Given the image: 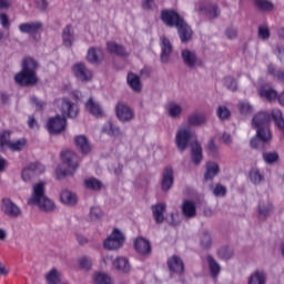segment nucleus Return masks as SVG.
<instances>
[{
	"label": "nucleus",
	"instance_id": "nucleus-14",
	"mask_svg": "<svg viewBox=\"0 0 284 284\" xmlns=\"http://www.w3.org/2000/svg\"><path fill=\"white\" fill-rule=\"evenodd\" d=\"M174 185V169L165 166L162 171L161 190L162 192H170Z\"/></svg>",
	"mask_w": 284,
	"mask_h": 284
},
{
	"label": "nucleus",
	"instance_id": "nucleus-57",
	"mask_svg": "<svg viewBox=\"0 0 284 284\" xmlns=\"http://www.w3.org/2000/svg\"><path fill=\"white\" fill-rule=\"evenodd\" d=\"M257 34L260 39L266 41V39H270V29H267V27H258Z\"/></svg>",
	"mask_w": 284,
	"mask_h": 284
},
{
	"label": "nucleus",
	"instance_id": "nucleus-54",
	"mask_svg": "<svg viewBox=\"0 0 284 284\" xmlns=\"http://www.w3.org/2000/svg\"><path fill=\"white\" fill-rule=\"evenodd\" d=\"M10 131H3L0 134V148H9L10 146Z\"/></svg>",
	"mask_w": 284,
	"mask_h": 284
},
{
	"label": "nucleus",
	"instance_id": "nucleus-34",
	"mask_svg": "<svg viewBox=\"0 0 284 284\" xmlns=\"http://www.w3.org/2000/svg\"><path fill=\"white\" fill-rule=\"evenodd\" d=\"M83 185L87 190H91L92 192H99L101 187H103V183L97 178H89L84 180Z\"/></svg>",
	"mask_w": 284,
	"mask_h": 284
},
{
	"label": "nucleus",
	"instance_id": "nucleus-18",
	"mask_svg": "<svg viewBox=\"0 0 284 284\" xmlns=\"http://www.w3.org/2000/svg\"><path fill=\"white\" fill-rule=\"evenodd\" d=\"M60 201L63 205H68V207H74V205L79 203V197L77 196V193L64 189L60 193Z\"/></svg>",
	"mask_w": 284,
	"mask_h": 284
},
{
	"label": "nucleus",
	"instance_id": "nucleus-6",
	"mask_svg": "<svg viewBox=\"0 0 284 284\" xmlns=\"http://www.w3.org/2000/svg\"><path fill=\"white\" fill-rule=\"evenodd\" d=\"M182 63L189 68V70H196V68H203V60L199 58L196 51L190 49H183L181 51Z\"/></svg>",
	"mask_w": 284,
	"mask_h": 284
},
{
	"label": "nucleus",
	"instance_id": "nucleus-20",
	"mask_svg": "<svg viewBox=\"0 0 284 284\" xmlns=\"http://www.w3.org/2000/svg\"><path fill=\"white\" fill-rule=\"evenodd\" d=\"M161 50L162 53L160 55L162 63H169L170 57H172V42H170V39L162 37L161 38Z\"/></svg>",
	"mask_w": 284,
	"mask_h": 284
},
{
	"label": "nucleus",
	"instance_id": "nucleus-44",
	"mask_svg": "<svg viewBox=\"0 0 284 284\" xmlns=\"http://www.w3.org/2000/svg\"><path fill=\"white\" fill-rule=\"evenodd\" d=\"M216 114L220 121H227V119L232 116V112H230V109H227L225 105L217 106Z\"/></svg>",
	"mask_w": 284,
	"mask_h": 284
},
{
	"label": "nucleus",
	"instance_id": "nucleus-52",
	"mask_svg": "<svg viewBox=\"0 0 284 284\" xmlns=\"http://www.w3.org/2000/svg\"><path fill=\"white\" fill-rule=\"evenodd\" d=\"M239 111H240V114H243L244 116H247V115L252 114L253 109H252V105L250 103L240 102L239 103Z\"/></svg>",
	"mask_w": 284,
	"mask_h": 284
},
{
	"label": "nucleus",
	"instance_id": "nucleus-47",
	"mask_svg": "<svg viewBox=\"0 0 284 284\" xmlns=\"http://www.w3.org/2000/svg\"><path fill=\"white\" fill-rule=\"evenodd\" d=\"M250 181L253 183V185H260L261 181H263V175L261 174L260 170H252L250 171Z\"/></svg>",
	"mask_w": 284,
	"mask_h": 284
},
{
	"label": "nucleus",
	"instance_id": "nucleus-45",
	"mask_svg": "<svg viewBox=\"0 0 284 284\" xmlns=\"http://www.w3.org/2000/svg\"><path fill=\"white\" fill-rule=\"evenodd\" d=\"M217 256L220 258H222L223 261H230V258H232V256H234V250H232L231 247H227V246L221 247L217 251Z\"/></svg>",
	"mask_w": 284,
	"mask_h": 284
},
{
	"label": "nucleus",
	"instance_id": "nucleus-50",
	"mask_svg": "<svg viewBox=\"0 0 284 284\" xmlns=\"http://www.w3.org/2000/svg\"><path fill=\"white\" fill-rule=\"evenodd\" d=\"M224 84L227 90H231V92H236V90H239V82H236V79L232 77H226L224 79Z\"/></svg>",
	"mask_w": 284,
	"mask_h": 284
},
{
	"label": "nucleus",
	"instance_id": "nucleus-51",
	"mask_svg": "<svg viewBox=\"0 0 284 284\" xmlns=\"http://www.w3.org/2000/svg\"><path fill=\"white\" fill-rule=\"evenodd\" d=\"M95 284H112V278L105 273H97L94 276Z\"/></svg>",
	"mask_w": 284,
	"mask_h": 284
},
{
	"label": "nucleus",
	"instance_id": "nucleus-9",
	"mask_svg": "<svg viewBox=\"0 0 284 284\" xmlns=\"http://www.w3.org/2000/svg\"><path fill=\"white\" fill-rule=\"evenodd\" d=\"M71 70L73 72V77H75V79L82 83H88L94 78L92 70L85 65V62H78L73 64Z\"/></svg>",
	"mask_w": 284,
	"mask_h": 284
},
{
	"label": "nucleus",
	"instance_id": "nucleus-56",
	"mask_svg": "<svg viewBox=\"0 0 284 284\" xmlns=\"http://www.w3.org/2000/svg\"><path fill=\"white\" fill-rule=\"evenodd\" d=\"M55 174H57V179L61 180V179H65V176H69V174L72 176L74 173L59 166L55 170Z\"/></svg>",
	"mask_w": 284,
	"mask_h": 284
},
{
	"label": "nucleus",
	"instance_id": "nucleus-19",
	"mask_svg": "<svg viewBox=\"0 0 284 284\" xmlns=\"http://www.w3.org/2000/svg\"><path fill=\"white\" fill-rule=\"evenodd\" d=\"M168 267L170 272H174L175 274H183L185 272V263H183V260L179 255H173L168 260Z\"/></svg>",
	"mask_w": 284,
	"mask_h": 284
},
{
	"label": "nucleus",
	"instance_id": "nucleus-21",
	"mask_svg": "<svg viewBox=\"0 0 284 284\" xmlns=\"http://www.w3.org/2000/svg\"><path fill=\"white\" fill-rule=\"evenodd\" d=\"M191 161L195 165H201V161H203V146L197 140L191 144Z\"/></svg>",
	"mask_w": 284,
	"mask_h": 284
},
{
	"label": "nucleus",
	"instance_id": "nucleus-7",
	"mask_svg": "<svg viewBox=\"0 0 284 284\" xmlns=\"http://www.w3.org/2000/svg\"><path fill=\"white\" fill-rule=\"evenodd\" d=\"M160 19L168 28H176L184 20L179 12L172 9H163Z\"/></svg>",
	"mask_w": 284,
	"mask_h": 284
},
{
	"label": "nucleus",
	"instance_id": "nucleus-39",
	"mask_svg": "<svg viewBox=\"0 0 284 284\" xmlns=\"http://www.w3.org/2000/svg\"><path fill=\"white\" fill-rule=\"evenodd\" d=\"M271 116H272L271 119H273L276 128H278V130L284 132L283 112H281V110H274V111H272Z\"/></svg>",
	"mask_w": 284,
	"mask_h": 284
},
{
	"label": "nucleus",
	"instance_id": "nucleus-23",
	"mask_svg": "<svg viewBox=\"0 0 284 284\" xmlns=\"http://www.w3.org/2000/svg\"><path fill=\"white\" fill-rule=\"evenodd\" d=\"M258 95L261 99H265L268 103H273L278 99V92L274 88L260 87Z\"/></svg>",
	"mask_w": 284,
	"mask_h": 284
},
{
	"label": "nucleus",
	"instance_id": "nucleus-64",
	"mask_svg": "<svg viewBox=\"0 0 284 284\" xmlns=\"http://www.w3.org/2000/svg\"><path fill=\"white\" fill-rule=\"evenodd\" d=\"M28 125L31 130H34V128H39V124L37 123V119H34L33 115L29 118Z\"/></svg>",
	"mask_w": 284,
	"mask_h": 284
},
{
	"label": "nucleus",
	"instance_id": "nucleus-10",
	"mask_svg": "<svg viewBox=\"0 0 284 284\" xmlns=\"http://www.w3.org/2000/svg\"><path fill=\"white\" fill-rule=\"evenodd\" d=\"M0 210L10 219H19V216L22 214L21 207L10 200V197H3L1 200Z\"/></svg>",
	"mask_w": 284,
	"mask_h": 284
},
{
	"label": "nucleus",
	"instance_id": "nucleus-4",
	"mask_svg": "<svg viewBox=\"0 0 284 284\" xmlns=\"http://www.w3.org/2000/svg\"><path fill=\"white\" fill-rule=\"evenodd\" d=\"M28 205H36L41 212H54L57 205L45 196V182L41 181L33 185L31 197L28 200Z\"/></svg>",
	"mask_w": 284,
	"mask_h": 284
},
{
	"label": "nucleus",
	"instance_id": "nucleus-33",
	"mask_svg": "<svg viewBox=\"0 0 284 284\" xmlns=\"http://www.w3.org/2000/svg\"><path fill=\"white\" fill-rule=\"evenodd\" d=\"M267 275L263 271H255L250 277L247 284H265Z\"/></svg>",
	"mask_w": 284,
	"mask_h": 284
},
{
	"label": "nucleus",
	"instance_id": "nucleus-49",
	"mask_svg": "<svg viewBox=\"0 0 284 284\" xmlns=\"http://www.w3.org/2000/svg\"><path fill=\"white\" fill-rule=\"evenodd\" d=\"M212 192L214 196L216 197H223L227 195V187H225L223 184L217 183L215 186L212 189Z\"/></svg>",
	"mask_w": 284,
	"mask_h": 284
},
{
	"label": "nucleus",
	"instance_id": "nucleus-37",
	"mask_svg": "<svg viewBox=\"0 0 284 284\" xmlns=\"http://www.w3.org/2000/svg\"><path fill=\"white\" fill-rule=\"evenodd\" d=\"M273 210H274V206L271 204V202L261 201L258 204V214L260 216H262V219H267V216L272 214Z\"/></svg>",
	"mask_w": 284,
	"mask_h": 284
},
{
	"label": "nucleus",
	"instance_id": "nucleus-3",
	"mask_svg": "<svg viewBox=\"0 0 284 284\" xmlns=\"http://www.w3.org/2000/svg\"><path fill=\"white\" fill-rule=\"evenodd\" d=\"M270 123H272V114L265 111L257 112L251 120V128L256 130L257 138L261 139L263 143H270L272 141Z\"/></svg>",
	"mask_w": 284,
	"mask_h": 284
},
{
	"label": "nucleus",
	"instance_id": "nucleus-43",
	"mask_svg": "<svg viewBox=\"0 0 284 284\" xmlns=\"http://www.w3.org/2000/svg\"><path fill=\"white\" fill-rule=\"evenodd\" d=\"M26 143H28L26 138H21V139L17 140L16 142H10L8 149L12 150V152H21V150H23V148H26Z\"/></svg>",
	"mask_w": 284,
	"mask_h": 284
},
{
	"label": "nucleus",
	"instance_id": "nucleus-31",
	"mask_svg": "<svg viewBox=\"0 0 284 284\" xmlns=\"http://www.w3.org/2000/svg\"><path fill=\"white\" fill-rule=\"evenodd\" d=\"M113 267L123 274H128L131 270L130 261L125 257H116L113 261Z\"/></svg>",
	"mask_w": 284,
	"mask_h": 284
},
{
	"label": "nucleus",
	"instance_id": "nucleus-35",
	"mask_svg": "<svg viewBox=\"0 0 284 284\" xmlns=\"http://www.w3.org/2000/svg\"><path fill=\"white\" fill-rule=\"evenodd\" d=\"M100 54H102V51L100 48L91 47L89 48L87 53V61L92 64L100 63L101 62V60H99Z\"/></svg>",
	"mask_w": 284,
	"mask_h": 284
},
{
	"label": "nucleus",
	"instance_id": "nucleus-61",
	"mask_svg": "<svg viewBox=\"0 0 284 284\" xmlns=\"http://www.w3.org/2000/svg\"><path fill=\"white\" fill-rule=\"evenodd\" d=\"M0 21H1V26H2V28H4V30H10V19L8 18V14L1 13Z\"/></svg>",
	"mask_w": 284,
	"mask_h": 284
},
{
	"label": "nucleus",
	"instance_id": "nucleus-53",
	"mask_svg": "<svg viewBox=\"0 0 284 284\" xmlns=\"http://www.w3.org/2000/svg\"><path fill=\"white\" fill-rule=\"evenodd\" d=\"M207 150H209V154L211 156H219V145H216V142L214 141V138H211L209 143H207Z\"/></svg>",
	"mask_w": 284,
	"mask_h": 284
},
{
	"label": "nucleus",
	"instance_id": "nucleus-5",
	"mask_svg": "<svg viewBox=\"0 0 284 284\" xmlns=\"http://www.w3.org/2000/svg\"><path fill=\"white\" fill-rule=\"evenodd\" d=\"M193 139H196V133L191 131L190 128L180 129L175 134V145L180 152H185L192 142Z\"/></svg>",
	"mask_w": 284,
	"mask_h": 284
},
{
	"label": "nucleus",
	"instance_id": "nucleus-42",
	"mask_svg": "<svg viewBox=\"0 0 284 284\" xmlns=\"http://www.w3.org/2000/svg\"><path fill=\"white\" fill-rule=\"evenodd\" d=\"M267 72L271 77H274V79L280 81V83H284V69L276 71V68H274L273 64H268Z\"/></svg>",
	"mask_w": 284,
	"mask_h": 284
},
{
	"label": "nucleus",
	"instance_id": "nucleus-55",
	"mask_svg": "<svg viewBox=\"0 0 284 284\" xmlns=\"http://www.w3.org/2000/svg\"><path fill=\"white\" fill-rule=\"evenodd\" d=\"M206 14L209 19H219L221 11L219 10V6L214 4L206 9Z\"/></svg>",
	"mask_w": 284,
	"mask_h": 284
},
{
	"label": "nucleus",
	"instance_id": "nucleus-26",
	"mask_svg": "<svg viewBox=\"0 0 284 284\" xmlns=\"http://www.w3.org/2000/svg\"><path fill=\"white\" fill-rule=\"evenodd\" d=\"M62 40L65 48H72V45H74V31L72 30V24H68L62 30Z\"/></svg>",
	"mask_w": 284,
	"mask_h": 284
},
{
	"label": "nucleus",
	"instance_id": "nucleus-16",
	"mask_svg": "<svg viewBox=\"0 0 284 284\" xmlns=\"http://www.w3.org/2000/svg\"><path fill=\"white\" fill-rule=\"evenodd\" d=\"M106 50L110 54H114L115 57H120L121 59H126V57H130V52H128L125 45L120 44L116 41H108Z\"/></svg>",
	"mask_w": 284,
	"mask_h": 284
},
{
	"label": "nucleus",
	"instance_id": "nucleus-15",
	"mask_svg": "<svg viewBox=\"0 0 284 284\" xmlns=\"http://www.w3.org/2000/svg\"><path fill=\"white\" fill-rule=\"evenodd\" d=\"M61 161L63 165H67V168L77 172V169L79 168V155H77V153L73 151H63L61 153Z\"/></svg>",
	"mask_w": 284,
	"mask_h": 284
},
{
	"label": "nucleus",
	"instance_id": "nucleus-28",
	"mask_svg": "<svg viewBox=\"0 0 284 284\" xmlns=\"http://www.w3.org/2000/svg\"><path fill=\"white\" fill-rule=\"evenodd\" d=\"M85 110L90 112L93 116H101L103 114V109H101V104L95 102L93 98H89L85 102Z\"/></svg>",
	"mask_w": 284,
	"mask_h": 284
},
{
	"label": "nucleus",
	"instance_id": "nucleus-25",
	"mask_svg": "<svg viewBox=\"0 0 284 284\" xmlns=\"http://www.w3.org/2000/svg\"><path fill=\"white\" fill-rule=\"evenodd\" d=\"M219 172H221V168L216 162L206 163V171L204 173V181H212L214 176H219Z\"/></svg>",
	"mask_w": 284,
	"mask_h": 284
},
{
	"label": "nucleus",
	"instance_id": "nucleus-41",
	"mask_svg": "<svg viewBox=\"0 0 284 284\" xmlns=\"http://www.w3.org/2000/svg\"><path fill=\"white\" fill-rule=\"evenodd\" d=\"M280 159L281 156L276 151L263 153V160L267 165H274V163H278Z\"/></svg>",
	"mask_w": 284,
	"mask_h": 284
},
{
	"label": "nucleus",
	"instance_id": "nucleus-59",
	"mask_svg": "<svg viewBox=\"0 0 284 284\" xmlns=\"http://www.w3.org/2000/svg\"><path fill=\"white\" fill-rule=\"evenodd\" d=\"M156 8V2L154 0H144L142 2L143 10H154Z\"/></svg>",
	"mask_w": 284,
	"mask_h": 284
},
{
	"label": "nucleus",
	"instance_id": "nucleus-11",
	"mask_svg": "<svg viewBox=\"0 0 284 284\" xmlns=\"http://www.w3.org/2000/svg\"><path fill=\"white\" fill-rule=\"evenodd\" d=\"M18 28L22 34H30L34 39V41H39L41 37H39L38 39L37 34H39V32L43 30V22H40V21L23 22V23H20Z\"/></svg>",
	"mask_w": 284,
	"mask_h": 284
},
{
	"label": "nucleus",
	"instance_id": "nucleus-13",
	"mask_svg": "<svg viewBox=\"0 0 284 284\" xmlns=\"http://www.w3.org/2000/svg\"><path fill=\"white\" fill-rule=\"evenodd\" d=\"M45 172V166L41 163H31L27 168L22 170L21 176L26 183L31 181L32 176H37L39 174H43Z\"/></svg>",
	"mask_w": 284,
	"mask_h": 284
},
{
	"label": "nucleus",
	"instance_id": "nucleus-8",
	"mask_svg": "<svg viewBox=\"0 0 284 284\" xmlns=\"http://www.w3.org/2000/svg\"><path fill=\"white\" fill-rule=\"evenodd\" d=\"M123 243H125V236L119 229H114L111 235L104 240L103 246L105 250H119L123 247Z\"/></svg>",
	"mask_w": 284,
	"mask_h": 284
},
{
	"label": "nucleus",
	"instance_id": "nucleus-2",
	"mask_svg": "<svg viewBox=\"0 0 284 284\" xmlns=\"http://www.w3.org/2000/svg\"><path fill=\"white\" fill-rule=\"evenodd\" d=\"M39 61L32 57H24L21 61V70L14 75V82L21 88H32L39 83L37 75Z\"/></svg>",
	"mask_w": 284,
	"mask_h": 284
},
{
	"label": "nucleus",
	"instance_id": "nucleus-40",
	"mask_svg": "<svg viewBox=\"0 0 284 284\" xmlns=\"http://www.w3.org/2000/svg\"><path fill=\"white\" fill-rule=\"evenodd\" d=\"M207 119L203 114H191L187 116V123L189 125H203V123H206Z\"/></svg>",
	"mask_w": 284,
	"mask_h": 284
},
{
	"label": "nucleus",
	"instance_id": "nucleus-29",
	"mask_svg": "<svg viewBox=\"0 0 284 284\" xmlns=\"http://www.w3.org/2000/svg\"><path fill=\"white\" fill-rule=\"evenodd\" d=\"M151 210H152L153 219L155 223H158V225H161V223L165 221V216L163 215V213L165 212V204H162V203L155 204L151 207Z\"/></svg>",
	"mask_w": 284,
	"mask_h": 284
},
{
	"label": "nucleus",
	"instance_id": "nucleus-1",
	"mask_svg": "<svg viewBox=\"0 0 284 284\" xmlns=\"http://www.w3.org/2000/svg\"><path fill=\"white\" fill-rule=\"evenodd\" d=\"M61 112L62 116L55 115L48 120L47 130L49 134L57 135L61 134V132H65L68 119H77L79 114V108H77V105H74V103L70 101V99L63 98L61 103Z\"/></svg>",
	"mask_w": 284,
	"mask_h": 284
},
{
	"label": "nucleus",
	"instance_id": "nucleus-17",
	"mask_svg": "<svg viewBox=\"0 0 284 284\" xmlns=\"http://www.w3.org/2000/svg\"><path fill=\"white\" fill-rule=\"evenodd\" d=\"M175 28L182 43H187L189 41H192V28L187 26V22H185V20L179 23Z\"/></svg>",
	"mask_w": 284,
	"mask_h": 284
},
{
	"label": "nucleus",
	"instance_id": "nucleus-38",
	"mask_svg": "<svg viewBox=\"0 0 284 284\" xmlns=\"http://www.w3.org/2000/svg\"><path fill=\"white\" fill-rule=\"evenodd\" d=\"M168 113L171 119H181L183 114V108L176 103H170L168 106Z\"/></svg>",
	"mask_w": 284,
	"mask_h": 284
},
{
	"label": "nucleus",
	"instance_id": "nucleus-48",
	"mask_svg": "<svg viewBox=\"0 0 284 284\" xmlns=\"http://www.w3.org/2000/svg\"><path fill=\"white\" fill-rule=\"evenodd\" d=\"M90 221H100L103 217V211L99 206H92L89 214Z\"/></svg>",
	"mask_w": 284,
	"mask_h": 284
},
{
	"label": "nucleus",
	"instance_id": "nucleus-22",
	"mask_svg": "<svg viewBox=\"0 0 284 284\" xmlns=\"http://www.w3.org/2000/svg\"><path fill=\"white\" fill-rule=\"evenodd\" d=\"M134 248L136 250L138 254L145 256L152 252V244H150V241L145 240L144 237H138L134 241Z\"/></svg>",
	"mask_w": 284,
	"mask_h": 284
},
{
	"label": "nucleus",
	"instance_id": "nucleus-62",
	"mask_svg": "<svg viewBox=\"0 0 284 284\" xmlns=\"http://www.w3.org/2000/svg\"><path fill=\"white\" fill-rule=\"evenodd\" d=\"M225 36L227 37V39H236V37L239 36V31L236 30V28L229 27L225 30Z\"/></svg>",
	"mask_w": 284,
	"mask_h": 284
},
{
	"label": "nucleus",
	"instance_id": "nucleus-63",
	"mask_svg": "<svg viewBox=\"0 0 284 284\" xmlns=\"http://www.w3.org/2000/svg\"><path fill=\"white\" fill-rule=\"evenodd\" d=\"M109 134L110 136H119V134H121V129H119V126L110 123L109 124Z\"/></svg>",
	"mask_w": 284,
	"mask_h": 284
},
{
	"label": "nucleus",
	"instance_id": "nucleus-58",
	"mask_svg": "<svg viewBox=\"0 0 284 284\" xmlns=\"http://www.w3.org/2000/svg\"><path fill=\"white\" fill-rule=\"evenodd\" d=\"M261 143H265V142H263V140H261V138L257 136V133L250 141V145L251 148H253V150H258V146L261 145Z\"/></svg>",
	"mask_w": 284,
	"mask_h": 284
},
{
	"label": "nucleus",
	"instance_id": "nucleus-36",
	"mask_svg": "<svg viewBox=\"0 0 284 284\" xmlns=\"http://www.w3.org/2000/svg\"><path fill=\"white\" fill-rule=\"evenodd\" d=\"M206 261L209 263V268H210L212 278H216L219 274H221V265L216 263V260H214L212 255H207Z\"/></svg>",
	"mask_w": 284,
	"mask_h": 284
},
{
	"label": "nucleus",
	"instance_id": "nucleus-60",
	"mask_svg": "<svg viewBox=\"0 0 284 284\" xmlns=\"http://www.w3.org/2000/svg\"><path fill=\"white\" fill-rule=\"evenodd\" d=\"M80 267H82V270H91L92 261L88 257L80 258Z\"/></svg>",
	"mask_w": 284,
	"mask_h": 284
},
{
	"label": "nucleus",
	"instance_id": "nucleus-46",
	"mask_svg": "<svg viewBox=\"0 0 284 284\" xmlns=\"http://www.w3.org/2000/svg\"><path fill=\"white\" fill-rule=\"evenodd\" d=\"M200 244L204 250H210V247H212V235H210V232H203Z\"/></svg>",
	"mask_w": 284,
	"mask_h": 284
},
{
	"label": "nucleus",
	"instance_id": "nucleus-12",
	"mask_svg": "<svg viewBox=\"0 0 284 284\" xmlns=\"http://www.w3.org/2000/svg\"><path fill=\"white\" fill-rule=\"evenodd\" d=\"M115 114L121 123H130L134 119V110L123 102L116 103Z\"/></svg>",
	"mask_w": 284,
	"mask_h": 284
},
{
	"label": "nucleus",
	"instance_id": "nucleus-24",
	"mask_svg": "<svg viewBox=\"0 0 284 284\" xmlns=\"http://www.w3.org/2000/svg\"><path fill=\"white\" fill-rule=\"evenodd\" d=\"M74 143L82 154H90V152H92L90 141H88L85 135H77L74 138Z\"/></svg>",
	"mask_w": 284,
	"mask_h": 284
},
{
	"label": "nucleus",
	"instance_id": "nucleus-27",
	"mask_svg": "<svg viewBox=\"0 0 284 284\" xmlns=\"http://www.w3.org/2000/svg\"><path fill=\"white\" fill-rule=\"evenodd\" d=\"M182 214L185 219H194V216H196V204L185 200L182 204Z\"/></svg>",
	"mask_w": 284,
	"mask_h": 284
},
{
	"label": "nucleus",
	"instance_id": "nucleus-30",
	"mask_svg": "<svg viewBox=\"0 0 284 284\" xmlns=\"http://www.w3.org/2000/svg\"><path fill=\"white\" fill-rule=\"evenodd\" d=\"M126 83L129 84L131 90H133V92H141L143 88L141 84V78H139V75L132 72L128 73Z\"/></svg>",
	"mask_w": 284,
	"mask_h": 284
},
{
	"label": "nucleus",
	"instance_id": "nucleus-32",
	"mask_svg": "<svg viewBox=\"0 0 284 284\" xmlns=\"http://www.w3.org/2000/svg\"><path fill=\"white\" fill-rule=\"evenodd\" d=\"M253 3L260 12H272L274 10V3L270 0H253Z\"/></svg>",
	"mask_w": 284,
	"mask_h": 284
}]
</instances>
